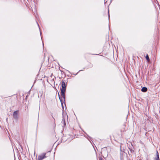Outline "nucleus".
Wrapping results in <instances>:
<instances>
[{"label":"nucleus","mask_w":160,"mask_h":160,"mask_svg":"<svg viewBox=\"0 0 160 160\" xmlns=\"http://www.w3.org/2000/svg\"><path fill=\"white\" fill-rule=\"evenodd\" d=\"M46 153H43L40 155H39L37 158H36V160H42L44 158H46Z\"/></svg>","instance_id":"nucleus-2"},{"label":"nucleus","mask_w":160,"mask_h":160,"mask_svg":"<svg viewBox=\"0 0 160 160\" xmlns=\"http://www.w3.org/2000/svg\"><path fill=\"white\" fill-rule=\"evenodd\" d=\"M19 111L17 110L14 111L13 113V118L16 119H17L18 118V114Z\"/></svg>","instance_id":"nucleus-3"},{"label":"nucleus","mask_w":160,"mask_h":160,"mask_svg":"<svg viewBox=\"0 0 160 160\" xmlns=\"http://www.w3.org/2000/svg\"><path fill=\"white\" fill-rule=\"evenodd\" d=\"M146 60L148 61H150V60L149 59V56H148V54H147V55L146 56Z\"/></svg>","instance_id":"nucleus-7"},{"label":"nucleus","mask_w":160,"mask_h":160,"mask_svg":"<svg viewBox=\"0 0 160 160\" xmlns=\"http://www.w3.org/2000/svg\"><path fill=\"white\" fill-rule=\"evenodd\" d=\"M66 84L65 82L63 80L62 81V88H60L61 93L62 97L64 101L65 102V92L66 89Z\"/></svg>","instance_id":"nucleus-1"},{"label":"nucleus","mask_w":160,"mask_h":160,"mask_svg":"<svg viewBox=\"0 0 160 160\" xmlns=\"http://www.w3.org/2000/svg\"><path fill=\"white\" fill-rule=\"evenodd\" d=\"M148 90L147 88L146 87H143L141 89V91L143 92H146Z\"/></svg>","instance_id":"nucleus-5"},{"label":"nucleus","mask_w":160,"mask_h":160,"mask_svg":"<svg viewBox=\"0 0 160 160\" xmlns=\"http://www.w3.org/2000/svg\"><path fill=\"white\" fill-rule=\"evenodd\" d=\"M63 124H64V126L65 125H66V123H65V120H64V119L63 118Z\"/></svg>","instance_id":"nucleus-8"},{"label":"nucleus","mask_w":160,"mask_h":160,"mask_svg":"<svg viewBox=\"0 0 160 160\" xmlns=\"http://www.w3.org/2000/svg\"><path fill=\"white\" fill-rule=\"evenodd\" d=\"M58 94L59 99H60V100L61 103L62 104V107H63V104H62V102H63L62 99L61 97H60L59 93H58Z\"/></svg>","instance_id":"nucleus-6"},{"label":"nucleus","mask_w":160,"mask_h":160,"mask_svg":"<svg viewBox=\"0 0 160 160\" xmlns=\"http://www.w3.org/2000/svg\"><path fill=\"white\" fill-rule=\"evenodd\" d=\"M156 156V157L154 159V160H160L159 156V153L158 151H157Z\"/></svg>","instance_id":"nucleus-4"}]
</instances>
